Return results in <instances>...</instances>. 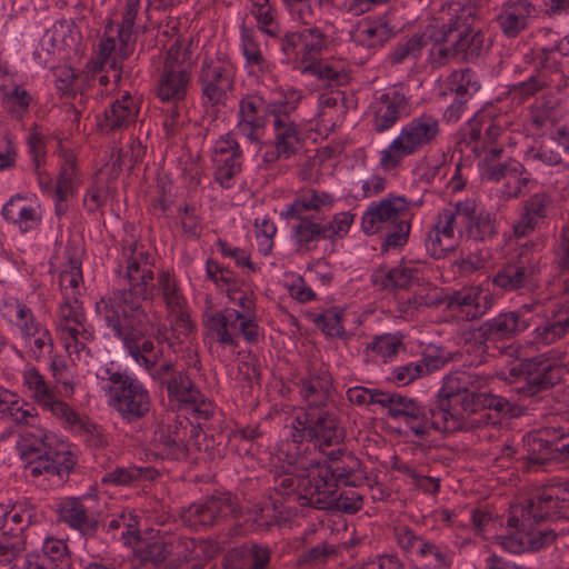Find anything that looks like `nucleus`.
I'll list each match as a JSON object with an SVG mask.
<instances>
[{
  "label": "nucleus",
  "mask_w": 569,
  "mask_h": 569,
  "mask_svg": "<svg viewBox=\"0 0 569 569\" xmlns=\"http://www.w3.org/2000/svg\"><path fill=\"white\" fill-rule=\"evenodd\" d=\"M401 349H403V341L400 333L375 336L366 347L367 353H371L373 359L385 363L392 361Z\"/></svg>",
  "instance_id": "nucleus-54"
},
{
  "label": "nucleus",
  "mask_w": 569,
  "mask_h": 569,
  "mask_svg": "<svg viewBox=\"0 0 569 569\" xmlns=\"http://www.w3.org/2000/svg\"><path fill=\"white\" fill-rule=\"evenodd\" d=\"M211 161L214 181L223 189H231L242 170L243 152L232 132L220 136L212 148Z\"/></svg>",
  "instance_id": "nucleus-22"
},
{
  "label": "nucleus",
  "mask_w": 569,
  "mask_h": 569,
  "mask_svg": "<svg viewBox=\"0 0 569 569\" xmlns=\"http://www.w3.org/2000/svg\"><path fill=\"white\" fill-rule=\"evenodd\" d=\"M56 330L72 362L91 356L88 345L94 340V329L87 316L57 326Z\"/></svg>",
  "instance_id": "nucleus-30"
},
{
  "label": "nucleus",
  "mask_w": 569,
  "mask_h": 569,
  "mask_svg": "<svg viewBox=\"0 0 569 569\" xmlns=\"http://www.w3.org/2000/svg\"><path fill=\"white\" fill-rule=\"evenodd\" d=\"M393 34V29L383 19H365L352 33L353 42L369 50H376Z\"/></svg>",
  "instance_id": "nucleus-46"
},
{
  "label": "nucleus",
  "mask_w": 569,
  "mask_h": 569,
  "mask_svg": "<svg viewBox=\"0 0 569 569\" xmlns=\"http://www.w3.org/2000/svg\"><path fill=\"white\" fill-rule=\"evenodd\" d=\"M550 86V79L543 70H532L528 77L508 87V97L519 103L543 91Z\"/></svg>",
  "instance_id": "nucleus-52"
},
{
  "label": "nucleus",
  "mask_w": 569,
  "mask_h": 569,
  "mask_svg": "<svg viewBox=\"0 0 569 569\" xmlns=\"http://www.w3.org/2000/svg\"><path fill=\"white\" fill-rule=\"evenodd\" d=\"M1 91L2 107L14 120H22L38 102L37 96L33 92L18 83L3 86Z\"/></svg>",
  "instance_id": "nucleus-47"
},
{
  "label": "nucleus",
  "mask_w": 569,
  "mask_h": 569,
  "mask_svg": "<svg viewBox=\"0 0 569 569\" xmlns=\"http://www.w3.org/2000/svg\"><path fill=\"white\" fill-rule=\"evenodd\" d=\"M535 11L528 0H510L501 6L495 20L507 38H516L529 27Z\"/></svg>",
  "instance_id": "nucleus-36"
},
{
  "label": "nucleus",
  "mask_w": 569,
  "mask_h": 569,
  "mask_svg": "<svg viewBox=\"0 0 569 569\" xmlns=\"http://www.w3.org/2000/svg\"><path fill=\"white\" fill-rule=\"evenodd\" d=\"M343 437L336 412L305 411L291 420L290 439L280 446V457L293 468L317 467L322 462L325 448L339 445Z\"/></svg>",
  "instance_id": "nucleus-3"
},
{
  "label": "nucleus",
  "mask_w": 569,
  "mask_h": 569,
  "mask_svg": "<svg viewBox=\"0 0 569 569\" xmlns=\"http://www.w3.org/2000/svg\"><path fill=\"white\" fill-rule=\"evenodd\" d=\"M332 389V377L327 369L311 372L300 380V396L306 405L312 409H320L328 403Z\"/></svg>",
  "instance_id": "nucleus-41"
},
{
  "label": "nucleus",
  "mask_w": 569,
  "mask_h": 569,
  "mask_svg": "<svg viewBox=\"0 0 569 569\" xmlns=\"http://www.w3.org/2000/svg\"><path fill=\"white\" fill-rule=\"evenodd\" d=\"M417 555L423 560L421 569H451L455 551L446 543L421 541Z\"/></svg>",
  "instance_id": "nucleus-50"
},
{
  "label": "nucleus",
  "mask_w": 569,
  "mask_h": 569,
  "mask_svg": "<svg viewBox=\"0 0 569 569\" xmlns=\"http://www.w3.org/2000/svg\"><path fill=\"white\" fill-rule=\"evenodd\" d=\"M490 379L488 373L472 370V371H456L443 378L442 387L452 393L455 390L470 389L477 391L485 387Z\"/></svg>",
  "instance_id": "nucleus-58"
},
{
  "label": "nucleus",
  "mask_w": 569,
  "mask_h": 569,
  "mask_svg": "<svg viewBox=\"0 0 569 569\" xmlns=\"http://www.w3.org/2000/svg\"><path fill=\"white\" fill-rule=\"evenodd\" d=\"M427 44V34H415L405 42L398 43L389 53L388 59L392 64L402 63L409 60L416 61L421 56L422 49Z\"/></svg>",
  "instance_id": "nucleus-62"
},
{
  "label": "nucleus",
  "mask_w": 569,
  "mask_h": 569,
  "mask_svg": "<svg viewBox=\"0 0 569 569\" xmlns=\"http://www.w3.org/2000/svg\"><path fill=\"white\" fill-rule=\"evenodd\" d=\"M1 213L3 219L16 226L21 233L37 229L42 220L40 207L28 202L19 194L11 197L3 204Z\"/></svg>",
  "instance_id": "nucleus-39"
},
{
  "label": "nucleus",
  "mask_w": 569,
  "mask_h": 569,
  "mask_svg": "<svg viewBox=\"0 0 569 569\" xmlns=\"http://www.w3.org/2000/svg\"><path fill=\"white\" fill-rule=\"evenodd\" d=\"M290 18L301 24L311 26L339 11L337 0H282Z\"/></svg>",
  "instance_id": "nucleus-37"
},
{
  "label": "nucleus",
  "mask_w": 569,
  "mask_h": 569,
  "mask_svg": "<svg viewBox=\"0 0 569 569\" xmlns=\"http://www.w3.org/2000/svg\"><path fill=\"white\" fill-rule=\"evenodd\" d=\"M43 411L49 412L66 430L74 432L84 416L78 413L72 407L54 395L43 406Z\"/></svg>",
  "instance_id": "nucleus-59"
},
{
  "label": "nucleus",
  "mask_w": 569,
  "mask_h": 569,
  "mask_svg": "<svg viewBox=\"0 0 569 569\" xmlns=\"http://www.w3.org/2000/svg\"><path fill=\"white\" fill-rule=\"evenodd\" d=\"M371 108L372 128L382 133L409 114V98L402 87H392L380 93Z\"/></svg>",
  "instance_id": "nucleus-26"
},
{
  "label": "nucleus",
  "mask_w": 569,
  "mask_h": 569,
  "mask_svg": "<svg viewBox=\"0 0 569 569\" xmlns=\"http://www.w3.org/2000/svg\"><path fill=\"white\" fill-rule=\"evenodd\" d=\"M118 283L96 303V313L113 338L122 342L132 359L153 379L162 357L160 343L144 339L151 328L143 302L152 297L153 259L133 239L122 241L121 258L116 269Z\"/></svg>",
  "instance_id": "nucleus-1"
},
{
  "label": "nucleus",
  "mask_w": 569,
  "mask_h": 569,
  "mask_svg": "<svg viewBox=\"0 0 569 569\" xmlns=\"http://www.w3.org/2000/svg\"><path fill=\"white\" fill-rule=\"evenodd\" d=\"M94 502L97 496L93 493L62 498L57 505L58 521L83 538L94 537L100 527Z\"/></svg>",
  "instance_id": "nucleus-18"
},
{
  "label": "nucleus",
  "mask_w": 569,
  "mask_h": 569,
  "mask_svg": "<svg viewBox=\"0 0 569 569\" xmlns=\"http://www.w3.org/2000/svg\"><path fill=\"white\" fill-rule=\"evenodd\" d=\"M21 377L22 387L26 389L30 399L39 407L43 406L57 395V388L52 386L34 366L30 363L26 365Z\"/></svg>",
  "instance_id": "nucleus-48"
},
{
  "label": "nucleus",
  "mask_w": 569,
  "mask_h": 569,
  "mask_svg": "<svg viewBox=\"0 0 569 569\" xmlns=\"http://www.w3.org/2000/svg\"><path fill=\"white\" fill-rule=\"evenodd\" d=\"M469 124V137L475 141L473 150L478 151L482 142L486 144L502 142L511 119L508 114H498L493 107H488L477 112Z\"/></svg>",
  "instance_id": "nucleus-31"
},
{
  "label": "nucleus",
  "mask_w": 569,
  "mask_h": 569,
  "mask_svg": "<svg viewBox=\"0 0 569 569\" xmlns=\"http://www.w3.org/2000/svg\"><path fill=\"white\" fill-rule=\"evenodd\" d=\"M6 535L23 536V531L34 521L36 508L28 499L6 505Z\"/></svg>",
  "instance_id": "nucleus-49"
},
{
  "label": "nucleus",
  "mask_w": 569,
  "mask_h": 569,
  "mask_svg": "<svg viewBox=\"0 0 569 569\" xmlns=\"http://www.w3.org/2000/svg\"><path fill=\"white\" fill-rule=\"evenodd\" d=\"M565 113V108L555 97L542 96L529 107L528 123L541 131L558 123Z\"/></svg>",
  "instance_id": "nucleus-45"
},
{
  "label": "nucleus",
  "mask_w": 569,
  "mask_h": 569,
  "mask_svg": "<svg viewBox=\"0 0 569 569\" xmlns=\"http://www.w3.org/2000/svg\"><path fill=\"white\" fill-rule=\"evenodd\" d=\"M443 40H455L456 51L459 58L465 61H475L486 51L485 34L475 28V21H452L449 19L448 27L441 33Z\"/></svg>",
  "instance_id": "nucleus-29"
},
{
  "label": "nucleus",
  "mask_w": 569,
  "mask_h": 569,
  "mask_svg": "<svg viewBox=\"0 0 569 569\" xmlns=\"http://www.w3.org/2000/svg\"><path fill=\"white\" fill-rule=\"evenodd\" d=\"M327 458L326 463L319 462L317 467L309 468L311 476L317 477L315 483L308 479L302 482L306 486L303 498L316 509H329L335 501L333 492L340 486L357 488L367 479L360 459L345 449L331 450Z\"/></svg>",
  "instance_id": "nucleus-5"
},
{
  "label": "nucleus",
  "mask_w": 569,
  "mask_h": 569,
  "mask_svg": "<svg viewBox=\"0 0 569 569\" xmlns=\"http://www.w3.org/2000/svg\"><path fill=\"white\" fill-rule=\"evenodd\" d=\"M485 177L496 183L490 190V197L498 198V207L502 202L517 199L533 183L523 164L513 159L487 166Z\"/></svg>",
  "instance_id": "nucleus-17"
},
{
  "label": "nucleus",
  "mask_w": 569,
  "mask_h": 569,
  "mask_svg": "<svg viewBox=\"0 0 569 569\" xmlns=\"http://www.w3.org/2000/svg\"><path fill=\"white\" fill-rule=\"evenodd\" d=\"M460 237L477 242L491 241L499 232V222L495 213L486 210L478 198L467 197L458 200Z\"/></svg>",
  "instance_id": "nucleus-21"
},
{
  "label": "nucleus",
  "mask_w": 569,
  "mask_h": 569,
  "mask_svg": "<svg viewBox=\"0 0 569 569\" xmlns=\"http://www.w3.org/2000/svg\"><path fill=\"white\" fill-rule=\"evenodd\" d=\"M303 97L300 89L280 86L272 91L266 104V116L272 127V143L282 154L293 156L301 148L297 111Z\"/></svg>",
  "instance_id": "nucleus-7"
},
{
  "label": "nucleus",
  "mask_w": 569,
  "mask_h": 569,
  "mask_svg": "<svg viewBox=\"0 0 569 569\" xmlns=\"http://www.w3.org/2000/svg\"><path fill=\"white\" fill-rule=\"evenodd\" d=\"M237 67L227 52L206 56L197 71L203 107H224L236 89Z\"/></svg>",
  "instance_id": "nucleus-10"
},
{
  "label": "nucleus",
  "mask_w": 569,
  "mask_h": 569,
  "mask_svg": "<svg viewBox=\"0 0 569 569\" xmlns=\"http://www.w3.org/2000/svg\"><path fill=\"white\" fill-rule=\"evenodd\" d=\"M197 435V427L189 417L177 416L171 422L158 428L154 441L162 447V455L178 460L186 457L190 440Z\"/></svg>",
  "instance_id": "nucleus-28"
},
{
  "label": "nucleus",
  "mask_w": 569,
  "mask_h": 569,
  "mask_svg": "<svg viewBox=\"0 0 569 569\" xmlns=\"http://www.w3.org/2000/svg\"><path fill=\"white\" fill-rule=\"evenodd\" d=\"M381 408L387 410L392 420L403 422L418 438H425L431 431L442 432L450 427L443 418V409L439 408L438 397L426 406L417 398L386 391Z\"/></svg>",
  "instance_id": "nucleus-9"
},
{
  "label": "nucleus",
  "mask_w": 569,
  "mask_h": 569,
  "mask_svg": "<svg viewBox=\"0 0 569 569\" xmlns=\"http://www.w3.org/2000/svg\"><path fill=\"white\" fill-rule=\"evenodd\" d=\"M28 355L36 361L42 360L53 349V340L48 328L42 325L22 338Z\"/></svg>",
  "instance_id": "nucleus-60"
},
{
  "label": "nucleus",
  "mask_w": 569,
  "mask_h": 569,
  "mask_svg": "<svg viewBox=\"0 0 569 569\" xmlns=\"http://www.w3.org/2000/svg\"><path fill=\"white\" fill-rule=\"evenodd\" d=\"M550 518H569V502L553 497L549 490L537 491L525 502L511 506L509 532L500 537L501 547L516 555L549 547L557 533L542 522Z\"/></svg>",
  "instance_id": "nucleus-2"
},
{
  "label": "nucleus",
  "mask_w": 569,
  "mask_h": 569,
  "mask_svg": "<svg viewBox=\"0 0 569 569\" xmlns=\"http://www.w3.org/2000/svg\"><path fill=\"white\" fill-rule=\"evenodd\" d=\"M139 111V99L124 92L97 116V126L106 134L126 130L136 122Z\"/></svg>",
  "instance_id": "nucleus-32"
},
{
  "label": "nucleus",
  "mask_w": 569,
  "mask_h": 569,
  "mask_svg": "<svg viewBox=\"0 0 569 569\" xmlns=\"http://www.w3.org/2000/svg\"><path fill=\"white\" fill-rule=\"evenodd\" d=\"M43 562L52 569H69L71 557L67 542L63 539L46 538L41 552H38Z\"/></svg>",
  "instance_id": "nucleus-57"
},
{
  "label": "nucleus",
  "mask_w": 569,
  "mask_h": 569,
  "mask_svg": "<svg viewBox=\"0 0 569 569\" xmlns=\"http://www.w3.org/2000/svg\"><path fill=\"white\" fill-rule=\"evenodd\" d=\"M448 90L455 98L469 101L481 88L478 74L469 68L453 71L447 79Z\"/></svg>",
  "instance_id": "nucleus-53"
},
{
  "label": "nucleus",
  "mask_w": 569,
  "mask_h": 569,
  "mask_svg": "<svg viewBox=\"0 0 569 569\" xmlns=\"http://www.w3.org/2000/svg\"><path fill=\"white\" fill-rule=\"evenodd\" d=\"M421 202L393 193L371 201L362 213L361 229L367 236L389 229L402 219L412 218V209L418 208Z\"/></svg>",
  "instance_id": "nucleus-15"
},
{
  "label": "nucleus",
  "mask_w": 569,
  "mask_h": 569,
  "mask_svg": "<svg viewBox=\"0 0 569 569\" xmlns=\"http://www.w3.org/2000/svg\"><path fill=\"white\" fill-rule=\"evenodd\" d=\"M569 332V306H559L551 316L529 335L530 343L537 348L550 346Z\"/></svg>",
  "instance_id": "nucleus-40"
},
{
  "label": "nucleus",
  "mask_w": 569,
  "mask_h": 569,
  "mask_svg": "<svg viewBox=\"0 0 569 569\" xmlns=\"http://www.w3.org/2000/svg\"><path fill=\"white\" fill-rule=\"evenodd\" d=\"M157 476L158 471L151 467L130 466L104 473L101 482L111 486H129L139 480H153Z\"/></svg>",
  "instance_id": "nucleus-55"
},
{
  "label": "nucleus",
  "mask_w": 569,
  "mask_h": 569,
  "mask_svg": "<svg viewBox=\"0 0 569 569\" xmlns=\"http://www.w3.org/2000/svg\"><path fill=\"white\" fill-rule=\"evenodd\" d=\"M439 408L443 409V418L450 425L442 432H452L460 428L465 415H471L486 410L487 392H478L470 389L453 391L450 393L441 387L438 391Z\"/></svg>",
  "instance_id": "nucleus-24"
},
{
  "label": "nucleus",
  "mask_w": 569,
  "mask_h": 569,
  "mask_svg": "<svg viewBox=\"0 0 569 569\" xmlns=\"http://www.w3.org/2000/svg\"><path fill=\"white\" fill-rule=\"evenodd\" d=\"M493 298L479 287L466 288L455 292L450 306L468 321L481 318L492 307Z\"/></svg>",
  "instance_id": "nucleus-38"
},
{
  "label": "nucleus",
  "mask_w": 569,
  "mask_h": 569,
  "mask_svg": "<svg viewBox=\"0 0 569 569\" xmlns=\"http://www.w3.org/2000/svg\"><path fill=\"white\" fill-rule=\"evenodd\" d=\"M278 39L280 41V50L284 57L282 61L301 70L306 66L303 62L302 31H290Z\"/></svg>",
  "instance_id": "nucleus-61"
},
{
  "label": "nucleus",
  "mask_w": 569,
  "mask_h": 569,
  "mask_svg": "<svg viewBox=\"0 0 569 569\" xmlns=\"http://www.w3.org/2000/svg\"><path fill=\"white\" fill-rule=\"evenodd\" d=\"M191 50L178 41L167 50L156 82V96L163 103L178 104L187 97L191 81Z\"/></svg>",
  "instance_id": "nucleus-12"
},
{
  "label": "nucleus",
  "mask_w": 569,
  "mask_h": 569,
  "mask_svg": "<svg viewBox=\"0 0 569 569\" xmlns=\"http://www.w3.org/2000/svg\"><path fill=\"white\" fill-rule=\"evenodd\" d=\"M336 198L332 193L315 188L300 189L292 202L286 204L280 212V217L289 220V218H301L308 216L309 212L323 213L333 208Z\"/></svg>",
  "instance_id": "nucleus-34"
},
{
  "label": "nucleus",
  "mask_w": 569,
  "mask_h": 569,
  "mask_svg": "<svg viewBox=\"0 0 569 569\" xmlns=\"http://www.w3.org/2000/svg\"><path fill=\"white\" fill-rule=\"evenodd\" d=\"M240 512L236 497L230 492H216L202 501L190 505L181 517L186 526L200 530L236 518Z\"/></svg>",
  "instance_id": "nucleus-16"
},
{
  "label": "nucleus",
  "mask_w": 569,
  "mask_h": 569,
  "mask_svg": "<svg viewBox=\"0 0 569 569\" xmlns=\"http://www.w3.org/2000/svg\"><path fill=\"white\" fill-rule=\"evenodd\" d=\"M268 101L259 93H248L239 100L237 122L233 136H239L250 143H260L266 122V104Z\"/></svg>",
  "instance_id": "nucleus-25"
},
{
  "label": "nucleus",
  "mask_w": 569,
  "mask_h": 569,
  "mask_svg": "<svg viewBox=\"0 0 569 569\" xmlns=\"http://www.w3.org/2000/svg\"><path fill=\"white\" fill-rule=\"evenodd\" d=\"M203 340L212 348L222 349L239 347V339L243 337L249 345H254L260 338V327L257 321L237 309L223 310L207 309L202 315Z\"/></svg>",
  "instance_id": "nucleus-8"
},
{
  "label": "nucleus",
  "mask_w": 569,
  "mask_h": 569,
  "mask_svg": "<svg viewBox=\"0 0 569 569\" xmlns=\"http://www.w3.org/2000/svg\"><path fill=\"white\" fill-rule=\"evenodd\" d=\"M345 316V308L340 306H332L325 309L322 312L315 315L312 322L327 337L342 339L346 337V330L343 327Z\"/></svg>",
  "instance_id": "nucleus-56"
},
{
  "label": "nucleus",
  "mask_w": 569,
  "mask_h": 569,
  "mask_svg": "<svg viewBox=\"0 0 569 569\" xmlns=\"http://www.w3.org/2000/svg\"><path fill=\"white\" fill-rule=\"evenodd\" d=\"M132 547L142 562H161L169 557V535L154 537L150 541L139 539V542Z\"/></svg>",
  "instance_id": "nucleus-63"
},
{
  "label": "nucleus",
  "mask_w": 569,
  "mask_h": 569,
  "mask_svg": "<svg viewBox=\"0 0 569 569\" xmlns=\"http://www.w3.org/2000/svg\"><path fill=\"white\" fill-rule=\"evenodd\" d=\"M355 216L349 211L336 213L331 220L321 223L310 218H289L296 220L291 228V238L298 250L310 251L316 248V243L321 239L336 240L343 238L353 223Z\"/></svg>",
  "instance_id": "nucleus-14"
},
{
  "label": "nucleus",
  "mask_w": 569,
  "mask_h": 569,
  "mask_svg": "<svg viewBox=\"0 0 569 569\" xmlns=\"http://www.w3.org/2000/svg\"><path fill=\"white\" fill-rule=\"evenodd\" d=\"M153 380L166 387L168 400L174 408L182 409L188 402H194L199 397V388L186 370H177L171 361L160 365L153 373Z\"/></svg>",
  "instance_id": "nucleus-27"
},
{
  "label": "nucleus",
  "mask_w": 569,
  "mask_h": 569,
  "mask_svg": "<svg viewBox=\"0 0 569 569\" xmlns=\"http://www.w3.org/2000/svg\"><path fill=\"white\" fill-rule=\"evenodd\" d=\"M17 450L27 476L33 480L42 477L52 487L62 486L77 463L68 445L43 428L20 433Z\"/></svg>",
  "instance_id": "nucleus-4"
},
{
  "label": "nucleus",
  "mask_w": 569,
  "mask_h": 569,
  "mask_svg": "<svg viewBox=\"0 0 569 569\" xmlns=\"http://www.w3.org/2000/svg\"><path fill=\"white\" fill-rule=\"evenodd\" d=\"M551 198L546 192L532 194L523 204L519 219L513 224V233L517 238L525 237L533 231L538 222L548 214Z\"/></svg>",
  "instance_id": "nucleus-44"
},
{
  "label": "nucleus",
  "mask_w": 569,
  "mask_h": 569,
  "mask_svg": "<svg viewBox=\"0 0 569 569\" xmlns=\"http://www.w3.org/2000/svg\"><path fill=\"white\" fill-rule=\"evenodd\" d=\"M347 112L341 92L322 93L318 98L317 130L332 132L342 123Z\"/></svg>",
  "instance_id": "nucleus-43"
},
{
  "label": "nucleus",
  "mask_w": 569,
  "mask_h": 569,
  "mask_svg": "<svg viewBox=\"0 0 569 569\" xmlns=\"http://www.w3.org/2000/svg\"><path fill=\"white\" fill-rule=\"evenodd\" d=\"M140 10V0H124L120 22L116 36L111 26H107L99 43V56L102 64H109L116 70L117 58L121 60L130 56L133 50L138 27L136 20Z\"/></svg>",
  "instance_id": "nucleus-13"
},
{
  "label": "nucleus",
  "mask_w": 569,
  "mask_h": 569,
  "mask_svg": "<svg viewBox=\"0 0 569 569\" xmlns=\"http://www.w3.org/2000/svg\"><path fill=\"white\" fill-rule=\"evenodd\" d=\"M316 475H312L309 469H298L289 466L286 460L280 457V449L277 453V465H274V490L279 495L292 498L298 501L300 506H310L303 498L305 496V480H312L315 483Z\"/></svg>",
  "instance_id": "nucleus-33"
},
{
  "label": "nucleus",
  "mask_w": 569,
  "mask_h": 569,
  "mask_svg": "<svg viewBox=\"0 0 569 569\" xmlns=\"http://www.w3.org/2000/svg\"><path fill=\"white\" fill-rule=\"evenodd\" d=\"M79 186V170L73 154L63 157L53 192L74 196Z\"/></svg>",
  "instance_id": "nucleus-64"
},
{
  "label": "nucleus",
  "mask_w": 569,
  "mask_h": 569,
  "mask_svg": "<svg viewBox=\"0 0 569 569\" xmlns=\"http://www.w3.org/2000/svg\"><path fill=\"white\" fill-rule=\"evenodd\" d=\"M557 358L545 355L526 359L519 363V376L523 377L518 391L523 397H535L547 391L562 380L563 368Z\"/></svg>",
  "instance_id": "nucleus-19"
},
{
  "label": "nucleus",
  "mask_w": 569,
  "mask_h": 569,
  "mask_svg": "<svg viewBox=\"0 0 569 569\" xmlns=\"http://www.w3.org/2000/svg\"><path fill=\"white\" fill-rule=\"evenodd\" d=\"M539 273L540 257L526 249L497 271L492 278V283L506 292L522 289L532 290L537 286Z\"/></svg>",
  "instance_id": "nucleus-20"
},
{
  "label": "nucleus",
  "mask_w": 569,
  "mask_h": 569,
  "mask_svg": "<svg viewBox=\"0 0 569 569\" xmlns=\"http://www.w3.org/2000/svg\"><path fill=\"white\" fill-rule=\"evenodd\" d=\"M439 121L431 114L412 118L399 134L380 151L379 167L391 171L399 167L405 158L412 156L430 144L439 134Z\"/></svg>",
  "instance_id": "nucleus-11"
},
{
  "label": "nucleus",
  "mask_w": 569,
  "mask_h": 569,
  "mask_svg": "<svg viewBox=\"0 0 569 569\" xmlns=\"http://www.w3.org/2000/svg\"><path fill=\"white\" fill-rule=\"evenodd\" d=\"M98 379L108 397V405L128 423L143 419L151 409L147 387L134 376L121 371L113 362L101 366Z\"/></svg>",
  "instance_id": "nucleus-6"
},
{
  "label": "nucleus",
  "mask_w": 569,
  "mask_h": 569,
  "mask_svg": "<svg viewBox=\"0 0 569 569\" xmlns=\"http://www.w3.org/2000/svg\"><path fill=\"white\" fill-rule=\"evenodd\" d=\"M529 327L527 319L516 311L501 312L483 322L479 330L481 336L490 340L510 339Z\"/></svg>",
  "instance_id": "nucleus-42"
},
{
  "label": "nucleus",
  "mask_w": 569,
  "mask_h": 569,
  "mask_svg": "<svg viewBox=\"0 0 569 569\" xmlns=\"http://www.w3.org/2000/svg\"><path fill=\"white\" fill-rule=\"evenodd\" d=\"M250 13L257 22V30L269 38H279L281 27L278 11L270 0H249Z\"/></svg>",
  "instance_id": "nucleus-51"
},
{
  "label": "nucleus",
  "mask_w": 569,
  "mask_h": 569,
  "mask_svg": "<svg viewBox=\"0 0 569 569\" xmlns=\"http://www.w3.org/2000/svg\"><path fill=\"white\" fill-rule=\"evenodd\" d=\"M239 50L243 58V68L249 76L270 72L271 63L263 53L258 30L246 22L239 26Z\"/></svg>",
  "instance_id": "nucleus-35"
},
{
  "label": "nucleus",
  "mask_w": 569,
  "mask_h": 569,
  "mask_svg": "<svg viewBox=\"0 0 569 569\" xmlns=\"http://www.w3.org/2000/svg\"><path fill=\"white\" fill-rule=\"evenodd\" d=\"M152 284L153 290H157L164 305L168 317H176L178 330L186 332L190 328V313L187 298L177 276L171 270L162 269L158 271L157 277L153 276ZM153 293L154 291H152Z\"/></svg>",
  "instance_id": "nucleus-23"
}]
</instances>
